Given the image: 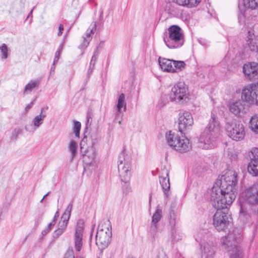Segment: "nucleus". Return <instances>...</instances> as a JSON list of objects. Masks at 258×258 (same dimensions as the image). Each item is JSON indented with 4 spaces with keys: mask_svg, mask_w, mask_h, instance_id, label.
Segmentation results:
<instances>
[{
    "mask_svg": "<svg viewBox=\"0 0 258 258\" xmlns=\"http://www.w3.org/2000/svg\"><path fill=\"white\" fill-rule=\"evenodd\" d=\"M242 239L239 230L234 229L222 239V244L229 253L230 258H241L242 251L239 243Z\"/></svg>",
    "mask_w": 258,
    "mask_h": 258,
    "instance_id": "obj_1",
    "label": "nucleus"
},
{
    "mask_svg": "<svg viewBox=\"0 0 258 258\" xmlns=\"http://www.w3.org/2000/svg\"><path fill=\"white\" fill-rule=\"evenodd\" d=\"M111 224L109 220L99 224L96 235V243L102 248L107 247L110 243L111 235Z\"/></svg>",
    "mask_w": 258,
    "mask_h": 258,
    "instance_id": "obj_2",
    "label": "nucleus"
},
{
    "mask_svg": "<svg viewBox=\"0 0 258 258\" xmlns=\"http://www.w3.org/2000/svg\"><path fill=\"white\" fill-rule=\"evenodd\" d=\"M237 188L234 186H230V185L225 184V183H215L214 184L211 192V199H217V196H219L220 192L224 193L225 194L229 196V199L228 202H231L232 200H234L237 195ZM219 198V197H218Z\"/></svg>",
    "mask_w": 258,
    "mask_h": 258,
    "instance_id": "obj_3",
    "label": "nucleus"
},
{
    "mask_svg": "<svg viewBox=\"0 0 258 258\" xmlns=\"http://www.w3.org/2000/svg\"><path fill=\"white\" fill-rule=\"evenodd\" d=\"M228 136L236 141L242 140L245 136L243 125L239 121L233 120L227 122L225 126Z\"/></svg>",
    "mask_w": 258,
    "mask_h": 258,
    "instance_id": "obj_4",
    "label": "nucleus"
},
{
    "mask_svg": "<svg viewBox=\"0 0 258 258\" xmlns=\"http://www.w3.org/2000/svg\"><path fill=\"white\" fill-rule=\"evenodd\" d=\"M131 160L123 151L118 156V170L122 181L127 183L131 176Z\"/></svg>",
    "mask_w": 258,
    "mask_h": 258,
    "instance_id": "obj_5",
    "label": "nucleus"
},
{
    "mask_svg": "<svg viewBox=\"0 0 258 258\" xmlns=\"http://www.w3.org/2000/svg\"><path fill=\"white\" fill-rule=\"evenodd\" d=\"M177 219V203L175 200L172 202L169 209L168 219L170 229V239L173 244L177 242L176 223Z\"/></svg>",
    "mask_w": 258,
    "mask_h": 258,
    "instance_id": "obj_6",
    "label": "nucleus"
},
{
    "mask_svg": "<svg viewBox=\"0 0 258 258\" xmlns=\"http://www.w3.org/2000/svg\"><path fill=\"white\" fill-rule=\"evenodd\" d=\"M217 209L213 217V224L218 231H224L231 222V218L228 213Z\"/></svg>",
    "mask_w": 258,
    "mask_h": 258,
    "instance_id": "obj_7",
    "label": "nucleus"
},
{
    "mask_svg": "<svg viewBox=\"0 0 258 258\" xmlns=\"http://www.w3.org/2000/svg\"><path fill=\"white\" fill-rule=\"evenodd\" d=\"M241 98L249 104L258 105V82L244 87L242 90Z\"/></svg>",
    "mask_w": 258,
    "mask_h": 258,
    "instance_id": "obj_8",
    "label": "nucleus"
},
{
    "mask_svg": "<svg viewBox=\"0 0 258 258\" xmlns=\"http://www.w3.org/2000/svg\"><path fill=\"white\" fill-rule=\"evenodd\" d=\"M85 229V222L83 219H79L75 226L74 235L75 248L77 251H80L83 245V237Z\"/></svg>",
    "mask_w": 258,
    "mask_h": 258,
    "instance_id": "obj_9",
    "label": "nucleus"
},
{
    "mask_svg": "<svg viewBox=\"0 0 258 258\" xmlns=\"http://www.w3.org/2000/svg\"><path fill=\"white\" fill-rule=\"evenodd\" d=\"M163 40L169 48L177 46V25H172L168 29V32L164 34Z\"/></svg>",
    "mask_w": 258,
    "mask_h": 258,
    "instance_id": "obj_10",
    "label": "nucleus"
},
{
    "mask_svg": "<svg viewBox=\"0 0 258 258\" xmlns=\"http://www.w3.org/2000/svg\"><path fill=\"white\" fill-rule=\"evenodd\" d=\"M242 199L249 205H256L258 204V182L245 190Z\"/></svg>",
    "mask_w": 258,
    "mask_h": 258,
    "instance_id": "obj_11",
    "label": "nucleus"
},
{
    "mask_svg": "<svg viewBox=\"0 0 258 258\" xmlns=\"http://www.w3.org/2000/svg\"><path fill=\"white\" fill-rule=\"evenodd\" d=\"M243 72L245 78L248 80L254 81L258 79V63L251 62L244 64Z\"/></svg>",
    "mask_w": 258,
    "mask_h": 258,
    "instance_id": "obj_12",
    "label": "nucleus"
},
{
    "mask_svg": "<svg viewBox=\"0 0 258 258\" xmlns=\"http://www.w3.org/2000/svg\"><path fill=\"white\" fill-rule=\"evenodd\" d=\"M159 182L162 187L164 195L168 198L170 195L169 171L167 169L164 168L159 172Z\"/></svg>",
    "mask_w": 258,
    "mask_h": 258,
    "instance_id": "obj_13",
    "label": "nucleus"
},
{
    "mask_svg": "<svg viewBox=\"0 0 258 258\" xmlns=\"http://www.w3.org/2000/svg\"><path fill=\"white\" fill-rule=\"evenodd\" d=\"M85 144V142L84 139L80 143L81 153L83 156L84 162H85L86 164L91 165L93 164L96 157L95 151L92 147L89 149H87L84 150Z\"/></svg>",
    "mask_w": 258,
    "mask_h": 258,
    "instance_id": "obj_14",
    "label": "nucleus"
},
{
    "mask_svg": "<svg viewBox=\"0 0 258 258\" xmlns=\"http://www.w3.org/2000/svg\"><path fill=\"white\" fill-rule=\"evenodd\" d=\"M193 124V119L191 114L188 112H184L178 117V131L183 134V132Z\"/></svg>",
    "mask_w": 258,
    "mask_h": 258,
    "instance_id": "obj_15",
    "label": "nucleus"
},
{
    "mask_svg": "<svg viewBox=\"0 0 258 258\" xmlns=\"http://www.w3.org/2000/svg\"><path fill=\"white\" fill-rule=\"evenodd\" d=\"M159 66L164 72L175 73L177 68V60L159 57L158 58Z\"/></svg>",
    "mask_w": 258,
    "mask_h": 258,
    "instance_id": "obj_16",
    "label": "nucleus"
},
{
    "mask_svg": "<svg viewBox=\"0 0 258 258\" xmlns=\"http://www.w3.org/2000/svg\"><path fill=\"white\" fill-rule=\"evenodd\" d=\"M219 197V196H217ZM229 196L224 193H221L219 198L217 197V199H211L212 206L217 209H226L231 205L234 200H232L230 202H228Z\"/></svg>",
    "mask_w": 258,
    "mask_h": 258,
    "instance_id": "obj_17",
    "label": "nucleus"
},
{
    "mask_svg": "<svg viewBox=\"0 0 258 258\" xmlns=\"http://www.w3.org/2000/svg\"><path fill=\"white\" fill-rule=\"evenodd\" d=\"M215 138L210 136L207 134V130L203 133L199 139L198 143L199 148L203 149H208L214 146V139Z\"/></svg>",
    "mask_w": 258,
    "mask_h": 258,
    "instance_id": "obj_18",
    "label": "nucleus"
},
{
    "mask_svg": "<svg viewBox=\"0 0 258 258\" xmlns=\"http://www.w3.org/2000/svg\"><path fill=\"white\" fill-rule=\"evenodd\" d=\"M207 134L213 138H216L220 134V125L216 116L212 114L208 127L205 129Z\"/></svg>",
    "mask_w": 258,
    "mask_h": 258,
    "instance_id": "obj_19",
    "label": "nucleus"
},
{
    "mask_svg": "<svg viewBox=\"0 0 258 258\" xmlns=\"http://www.w3.org/2000/svg\"><path fill=\"white\" fill-rule=\"evenodd\" d=\"M189 92L184 82L178 83V103H186L189 100Z\"/></svg>",
    "mask_w": 258,
    "mask_h": 258,
    "instance_id": "obj_20",
    "label": "nucleus"
},
{
    "mask_svg": "<svg viewBox=\"0 0 258 258\" xmlns=\"http://www.w3.org/2000/svg\"><path fill=\"white\" fill-rule=\"evenodd\" d=\"M237 183V174L234 170H228L223 175L220 179H218L215 182L217 184L225 183L229 185V182Z\"/></svg>",
    "mask_w": 258,
    "mask_h": 258,
    "instance_id": "obj_21",
    "label": "nucleus"
},
{
    "mask_svg": "<svg viewBox=\"0 0 258 258\" xmlns=\"http://www.w3.org/2000/svg\"><path fill=\"white\" fill-rule=\"evenodd\" d=\"M162 217V210L158 206L157 209L153 214L152 218L151 225L150 227V231L151 232H155L157 229V224L160 221Z\"/></svg>",
    "mask_w": 258,
    "mask_h": 258,
    "instance_id": "obj_22",
    "label": "nucleus"
},
{
    "mask_svg": "<svg viewBox=\"0 0 258 258\" xmlns=\"http://www.w3.org/2000/svg\"><path fill=\"white\" fill-rule=\"evenodd\" d=\"M117 103L116 104V112L115 113V120H118V117L121 115V109L123 108V111H126V102L125 99V95L121 93L117 98Z\"/></svg>",
    "mask_w": 258,
    "mask_h": 258,
    "instance_id": "obj_23",
    "label": "nucleus"
},
{
    "mask_svg": "<svg viewBox=\"0 0 258 258\" xmlns=\"http://www.w3.org/2000/svg\"><path fill=\"white\" fill-rule=\"evenodd\" d=\"M96 24L95 22L91 29L89 28L87 30L84 36H83V41L79 46V48L80 49H85L88 47L90 41L92 39L91 35L94 33V32L96 30Z\"/></svg>",
    "mask_w": 258,
    "mask_h": 258,
    "instance_id": "obj_24",
    "label": "nucleus"
},
{
    "mask_svg": "<svg viewBox=\"0 0 258 258\" xmlns=\"http://www.w3.org/2000/svg\"><path fill=\"white\" fill-rule=\"evenodd\" d=\"M48 109L47 106L43 107L41 109L40 113L33 119V123L36 128H38L43 123L44 118L46 117Z\"/></svg>",
    "mask_w": 258,
    "mask_h": 258,
    "instance_id": "obj_25",
    "label": "nucleus"
},
{
    "mask_svg": "<svg viewBox=\"0 0 258 258\" xmlns=\"http://www.w3.org/2000/svg\"><path fill=\"white\" fill-rule=\"evenodd\" d=\"M191 148L189 140L182 135L181 137L178 139V152L184 153L188 152Z\"/></svg>",
    "mask_w": 258,
    "mask_h": 258,
    "instance_id": "obj_26",
    "label": "nucleus"
},
{
    "mask_svg": "<svg viewBox=\"0 0 258 258\" xmlns=\"http://www.w3.org/2000/svg\"><path fill=\"white\" fill-rule=\"evenodd\" d=\"M257 40L254 36L249 35L245 46L246 51L257 52L258 51Z\"/></svg>",
    "mask_w": 258,
    "mask_h": 258,
    "instance_id": "obj_27",
    "label": "nucleus"
},
{
    "mask_svg": "<svg viewBox=\"0 0 258 258\" xmlns=\"http://www.w3.org/2000/svg\"><path fill=\"white\" fill-rule=\"evenodd\" d=\"M229 109L235 115L239 116L241 113H243L244 107L242 102L238 100L230 104L229 105Z\"/></svg>",
    "mask_w": 258,
    "mask_h": 258,
    "instance_id": "obj_28",
    "label": "nucleus"
},
{
    "mask_svg": "<svg viewBox=\"0 0 258 258\" xmlns=\"http://www.w3.org/2000/svg\"><path fill=\"white\" fill-rule=\"evenodd\" d=\"M165 138L167 144L172 149L176 150V147L177 144V135L172 131H170L166 133L165 135Z\"/></svg>",
    "mask_w": 258,
    "mask_h": 258,
    "instance_id": "obj_29",
    "label": "nucleus"
},
{
    "mask_svg": "<svg viewBox=\"0 0 258 258\" xmlns=\"http://www.w3.org/2000/svg\"><path fill=\"white\" fill-rule=\"evenodd\" d=\"M68 224V221H67V220L61 219L60 221L57 224V228L53 233V237L54 238H57L65 232Z\"/></svg>",
    "mask_w": 258,
    "mask_h": 258,
    "instance_id": "obj_30",
    "label": "nucleus"
},
{
    "mask_svg": "<svg viewBox=\"0 0 258 258\" xmlns=\"http://www.w3.org/2000/svg\"><path fill=\"white\" fill-rule=\"evenodd\" d=\"M242 6H239L241 12L246 9L253 10L258 8V0H242Z\"/></svg>",
    "mask_w": 258,
    "mask_h": 258,
    "instance_id": "obj_31",
    "label": "nucleus"
},
{
    "mask_svg": "<svg viewBox=\"0 0 258 258\" xmlns=\"http://www.w3.org/2000/svg\"><path fill=\"white\" fill-rule=\"evenodd\" d=\"M41 81V78L31 80L25 87L24 93L31 92L33 89H37Z\"/></svg>",
    "mask_w": 258,
    "mask_h": 258,
    "instance_id": "obj_32",
    "label": "nucleus"
},
{
    "mask_svg": "<svg viewBox=\"0 0 258 258\" xmlns=\"http://www.w3.org/2000/svg\"><path fill=\"white\" fill-rule=\"evenodd\" d=\"M177 0H171L167 6L168 13L173 17H177Z\"/></svg>",
    "mask_w": 258,
    "mask_h": 258,
    "instance_id": "obj_33",
    "label": "nucleus"
},
{
    "mask_svg": "<svg viewBox=\"0 0 258 258\" xmlns=\"http://www.w3.org/2000/svg\"><path fill=\"white\" fill-rule=\"evenodd\" d=\"M247 170L253 175H258V160H251L248 165Z\"/></svg>",
    "mask_w": 258,
    "mask_h": 258,
    "instance_id": "obj_34",
    "label": "nucleus"
},
{
    "mask_svg": "<svg viewBox=\"0 0 258 258\" xmlns=\"http://www.w3.org/2000/svg\"><path fill=\"white\" fill-rule=\"evenodd\" d=\"M249 127L254 133L258 134V115L251 116L249 121Z\"/></svg>",
    "mask_w": 258,
    "mask_h": 258,
    "instance_id": "obj_35",
    "label": "nucleus"
},
{
    "mask_svg": "<svg viewBox=\"0 0 258 258\" xmlns=\"http://www.w3.org/2000/svg\"><path fill=\"white\" fill-rule=\"evenodd\" d=\"M201 1V0H178V5L191 8L197 6Z\"/></svg>",
    "mask_w": 258,
    "mask_h": 258,
    "instance_id": "obj_36",
    "label": "nucleus"
},
{
    "mask_svg": "<svg viewBox=\"0 0 258 258\" xmlns=\"http://www.w3.org/2000/svg\"><path fill=\"white\" fill-rule=\"evenodd\" d=\"M202 251L206 258H211L214 254V247L208 244L203 246Z\"/></svg>",
    "mask_w": 258,
    "mask_h": 258,
    "instance_id": "obj_37",
    "label": "nucleus"
},
{
    "mask_svg": "<svg viewBox=\"0 0 258 258\" xmlns=\"http://www.w3.org/2000/svg\"><path fill=\"white\" fill-rule=\"evenodd\" d=\"M77 147V145L76 142L74 140H71L69 145V151L71 152V160H73L76 155Z\"/></svg>",
    "mask_w": 258,
    "mask_h": 258,
    "instance_id": "obj_38",
    "label": "nucleus"
},
{
    "mask_svg": "<svg viewBox=\"0 0 258 258\" xmlns=\"http://www.w3.org/2000/svg\"><path fill=\"white\" fill-rule=\"evenodd\" d=\"M73 202H71L69 204L67 208H66L65 212L62 215L61 219L63 220H67V221H69L71 216V211L73 208Z\"/></svg>",
    "mask_w": 258,
    "mask_h": 258,
    "instance_id": "obj_39",
    "label": "nucleus"
},
{
    "mask_svg": "<svg viewBox=\"0 0 258 258\" xmlns=\"http://www.w3.org/2000/svg\"><path fill=\"white\" fill-rule=\"evenodd\" d=\"M177 96V86L175 85L168 94L169 98L171 102H176V98Z\"/></svg>",
    "mask_w": 258,
    "mask_h": 258,
    "instance_id": "obj_40",
    "label": "nucleus"
},
{
    "mask_svg": "<svg viewBox=\"0 0 258 258\" xmlns=\"http://www.w3.org/2000/svg\"><path fill=\"white\" fill-rule=\"evenodd\" d=\"M81 127V122L78 121H74L73 131L76 137H80V132Z\"/></svg>",
    "mask_w": 258,
    "mask_h": 258,
    "instance_id": "obj_41",
    "label": "nucleus"
},
{
    "mask_svg": "<svg viewBox=\"0 0 258 258\" xmlns=\"http://www.w3.org/2000/svg\"><path fill=\"white\" fill-rule=\"evenodd\" d=\"M0 50L2 53V58H7L8 57V48L6 44L3 43L0 46Z\"/></svg>",
    "mask_w": 258,
    "mask_h": 258,
    "instance_id": "obj_42",
    "label": "nucleus"
},
{
    "mask_svg": "<svg viewBox=\"0 0 258 258\" xmlns=\"http://www.w3.org/2000/svg\"><path fill=\"white\" fill-rule=\"evenodd\" d=\"M249 157L251 160H258V148H254L252 149Z\"/></svg>",
    "mask_w": 258,
    "mask_h": 258,
    "instance_id": "obj_43",
    "label": "nucleus"
},
{
    "mask_svg": "<svg viewBox=\"0 0 258 258\" xmlns=\"http://www.w3.org/2000/svg\"><path fill=\"white\" fill-rule=\"evenodd\" d=\"M183 43V35L181 32V28L178 27V46L182 45Z\"/></svg>",
    "mask_w": 258,
    "mask_h": 258,
    "instance_id": "obj_44",
    "label": "nucleus"
},
{
    "mask_svg": "<svg viewBox=\"0 0 258 258\" xmlns=\"http://www.w3.org/2000/svg\"><path fill=\"white\" fill-rule=\"evenodd\" d=\"M97 55H98V54H96V52H95L93 55L92 56L91 60L90 61V66H92L93 67H94L96 61L97 59Z\"/></svg>",
    "mask_w": 258,
    "mask_h": 258,
    "instance_id": "obj_45",
    "label": "nucleus"
},
{
    "mask_svg": "<svg viewBox=\"0 0 258 258\" xmlns=\"http://www.w3.org/2000/svg\"><path fill=\"white\" fill-rule=\"evenodd\" d=\"M64 258H75L74 251L73 250L68 251L66 253Z\"/></svg>",
    "mask_w": 258,
    "mask_h": 258,
    "instance_id": "obj_46",
    "label": "nucleus"
},
{
    "mask_svg": "<svg viewBox=\"0 0 258 258\" xmlns=\"http://www.w3.org/2000/svg\"><path fill=\"white\" fill-rule=\"evenodd\" d=\"M64 42H62L60 45L59 46L57 51H56L55 55L57 56H60V54L61 52V51L62 50L63 47Z\"/></svg>",
    "mask_w": 258,
    "mask_h": 258,
    "instance_id": "obj_47",
    "label": "nucleus"
},
{
    "mask_svg": "<svg viewBox=\"0 0 258 258\" xmlns=\"http://www.w3.org/2000/svg\"><path fill=\"white\" fill-rule=\"evenodd\" d=\"M185 66V63L184 61L178 60V70H180V71L182 70V69H184Z\"/></svg>",
    "mask_w": 258,
    "mask_h": 258,
    "instance_id": "obj_48",
    "label": "nucleus"
},
{
    "mask_svg": "<svg viewBox=\"0 0 258 258\" xmlns=\"http://www.w3.org/2000/svg\"><path fill=\"white\" fill-rule=\"evenodd\" d=\"M63 30V25L62 24H60L58 27V32L57 35L60 36L62 35V31Z\"/></svg>",
    "mask_w": 258,
    "mask_h": 258,
    "instance_id": "obj_49",
    "label": "nucleus"
},
{
    "mask_svg": "<svg viewBox=\"0 0 258 258\" xmlns=\"http://www.w3.org/2000/svg\"><path fill=\"white\" fill-rule=\"evenodd\" d=\"M50 228L46 227L41 232L42 237L45 236L50 231Z\"/></svg>",
    "mask_w": 258,
    "mask_h": 258,
    "instance_id": "obj_50",
    "label": "nucleus"
},
{
    "mask_svg": "<svg viewBox=\"0 0 258 258\" xmlns=\"http://www.w3.org/2000/svg\"><path fill=\"white\" fill-rule=\"evenodd\" d=\"M158 258H168L167 255L164 252L162 251L159 252L158 255Z\"/></svg>",
    "mask_w": 258,
    "mask_h": 258,
    "instance_id": "obj_51",
    "label": "nucleus"
},
{
    "mask_svg": "<svg viewBox=\"0 0 258 258\" xmlns=\"http://www.w3.org/2000/svg\"><path fill=\"white\" fill-rule=\"evenodd\" d=\"M21 132H22V131L20 129H19V128H18V129L16 128L14 131L13 135H15L16 136V138L18 134L21 133Z\"/></svg>",
    "mask_w": 258,
    "mask_h": 258,
    "instance_id": "obj_52",
    "label": "nucleus"
},
{
    "mask_svg": "<svg viewBox=\"0 0 258 258\" xmlns=\"http://www.w3.org/2000/svg\"><path fill=\"white\" fill-rule=\"evenodd\" d=\"M33 105V102H31L30 103H29V104H28L26 108H25V110L26 111H28L29 109H30L32 106Z\"/></svg>",
    "mask_w": 258,
    "mask_h": 258,
    "instance_id": "obj_53",
    "label": "nucleus"
},
{
    "mask_svg": "<svg viewBox=\"0 0 258 258\" xmlns=\"http://www.w3.org/2000/svg\"><path fill=\"white\" fill-rule=\"evenodd\" d=\"M93 68L94 67H93L92 68V66H89V68L88 69V74H87L88 78H89L90 75H91V74L92 73V71H93Z\"/></svg>",
    "mask_w": 258,
    "mask_h": 258,
    "instance_id": "obj_54",
    "label": "nucleus"
},
{
    "mask_svg": "<svg viewBox=\"0 0 258 258\" xmlns=\"http://www.w3.org/2000/svg\"><path fill=\"white\" fill-rule=\"evenodd\" d=\"M55 224V223H54V220H52V221L47 225V227L50 228V230H51Z\"/></svg>",
    "mask_w": 258,
    "mask_h": 258,
    "instance_id": "obj_55",
    "label": "nucleus"
},
{
    "mask_svg": "<svg viewBox=\"0 0 258 258\" xmlns=\"http://www.w3.org/2000/svg\"><path fill=\"white\" fill-rule=\"evenodd\" d=\"M58 216H59L58 212V211H57V212L55 213L54 216V217H53V219H52V220H54V223H56V221L57 220V218H58Z\"/></svg>",
    "mask_w": 258,
    "mask_h": 258,
    "instance_id": "obj_56",
    "label": "nucleus"
},
{
    "mask_svg": "<svg viewBox=\"0 0 258 258\" xmlns=\"http://www.w3.org/2000/svg\"><path fill=\"white\" fill-rule=\"evenodd\" d=\"M59 58V56H57V55H55L54 60H53V66L55 65V63L57 62Z\"/></svg>",
    "mask_w": 258,
    "mask_h": 258,
    "instance_id": "obj_57",
    "label": "nucleus"
},
{
    "mask_svg": "<svg viewBox=\"0 0 258 258\" xmlns=\"http://www.w3.org/2000/svg\"><path fill=\"white\" fill-rule=\"evenodd\" d=\"M92 119V117H91V114H90L89 113H88L87 114V123H88L89 122L90 119Z\"/></svg>",
    "mask_w": 258,
    "mask_h": 258,
    "instance_id": "obj_58",
    "label": "nucleus"
},
{
    "mask_svg": "<svg viewBox=\"0 0 258 258\" xmlns=\"http://www.w3.org/2000/svg\"><path fill=\"white\" fill-rule=\"evenodd\" d=\"M229 185H230V186H234V187L237 188V183H232L231 181H230Z\"/></svg>",
    "mask_w": 258,
    "mask_h": 258,
    "instance_id": "obj_59",
    "label": "nucleus"
},
{
    "mask_svg": "<svg viewBox=\"0 0 258 258\" xmlns=\"http://www.w3.org/2000/svg\"><path fill=\"white\" fill-rule=\"evenodd\" d=\"M55 69V65H54V66H53V64H52V66H51V69H50V72H51V73H54V72Z\"/></svg>",
    "mask_w": 258,
    "mask_h": 258,
    "instance_id": "obj_60",
    "label": "nucleus"
},
{
    "mask_svg": "<svg viewBox=\"0 0 258 258\" xmlns=\"http://www.w3.org/2000/svg\"><path fill=\"white\" fill-rule=\"evenodd\" d=\"M243 18H244V15L243 14H242L241 15L239 16V22H241V21H242Z\"/></svg>",
    "mask_w": 258,
    "mask_h": 258,
    "instance_id": "obj_61",
    "label": "nucleus"
},
{
    "mask_svg": "<svg viewBox=\"0 0 258 258\" xmlns=\"http://www.w3.org/2000/svg\"><path fill=\"white\" fill-rule=\"evenodd\" d=\"M240 214H244L245 212L244 211V210L243 209V208H242V207H241V208H240Z\"/></svg>",
    "mask_w": 258,
    "mask_h": 258,
    "instance_id": "obj_62",
    "label": "nucleus"
},
{
    "mask_svg": "<svg viewBox=\"0 0 258 258\" xmlns=\"http://www.w3.org/2000/svg\"><path fill=\"white\" fill-rule=\"evenodd\" d=\"M152 199V193L149 195V203H150Z\"/></svg>",
    "mask_w": 258,
    "mask_h": 258,
    "instance_id": "obj_63",
    "label": "nucleus"
},
{
    "mask_svg": "<svg viewBox=\"0 0 258 258\" xmlns=\"http://www.w3.org/2000/svg\"><path fill=\"white\" fill-rule=\"evenodd\" d=\"M49 192H48L47 194H46L44 197H43V199H44L45 198H46V197L48 195Z\"/></svg>",
    "mask_w": 258,
    "mask_h": 258,
    "instance_id": "obj_64",
    "label": "nucleus"
}]
</instances>
